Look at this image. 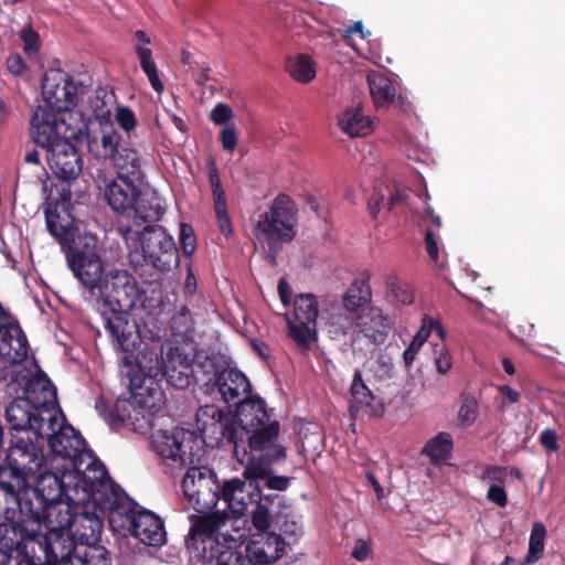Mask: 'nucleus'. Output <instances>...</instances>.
I'll return each instance as SVG.
<instances>
[{
	"instance_id": "nucleus-7",
	"label": "nucleus",
	"mask_w": 565,
	"mask_h": 565,
	"mask_svg": "<svg viewBox=\"0 0 565 565\" xmlns=\"http://www.w3.org/2000/svg\"><path fill=\"white\" fill-rule=\"evenodd\" d=\"M298 209L287 194L277 195L269 211L259 214L255 225V235L267 252L271 265L282 249L284 243L291 242L297 234Z\"/></svg>"
},
{
	"instance_id": "nucleus-35",
	"label": "nucleus",
	"mask_w": 565,
	"mask_h": 565,
	"mask_svg": "<svg viewBox=\"0 0 565 565\" xmlns=\"http://www.w3.org/2000/svg\"><path fill=\"white\" fill-rule=\"evenodd\" d=\"M110 162L118 170L117 175L145 177L142 172V158L134 148L120 147Z\"/></svg>"
},
{
	"instance_id": "nucleus-14",
	"label": "nucleus",
	"mask_w": 565,
	"mask_h": 565,
	"mask_svg": "<svg viewBox=\"0 0 565 565\" xmlns=\"http://www.w3.org/2000/svg\"><path fill=\"white\" fill-rule=\"evenodd\" d=\"M126 518L132 536L149 546H160L166 541L163 521L154 513L145 510L128 494L121 497L118 507L113 511Z\"/></svg>"
},
{
	"instance_id": "nucleus-8",
	"label": "nucleus",
	"mask_w": 565,
	"mask_h": 565,
	"mask_svg": "<svg viewBox=\"0 0 565 565\" xmlns=\"http://www.w3.org/2000/svg\"><path fill=\"white\" fill-rule=\"evenodd\" d=\"M190 531L185 539L189 553L202 563L217 562L218 555L230 546L218 542L217 534L227 521L224 510H204L189 515Z\"/></svg>"
},
{
	"instance_id": "nucleus-39",
	"label": "nucleus",
	"mask_w": 565,
	"mask_h": 565,
	"mask_svg": "<svg viewBox=\"0 0 565 565\" xmlns=\"http://www.w3.org/2000/svg\"><path fill=\"white\" fill-rule=\"evenodd\" d=\"M286 71L298 83L307 84L316 77V64L309 55L299 54L289 57L286 62Z\"/></svg>"
},
{
	"instance_id": "nucleus-23",
	"label": "nucleus",
	"mask_w": 565,
	"mask_h": 565,
	"mask_svg": "<svg viewBox=\"0 0 565 565\" xmlns=\"http://www.w3.org/2000/svg\"><path fill=\"white\" fill-rule=\"evenodd\" d=\"M142 179L117 175L105 190V199L109 207L116 213L129 214L140 195Z\"/></svg>"
},
{
	"instance_id": "nucleus-51",
	"label": "nucleus",
	"mask_w": 565,
	"mask_h": 565,
	"mask_svg": "<svg viewBox=\"0 0 565 565\" xmlns=\"http://www.w3.org/2000/svg\"><path fill=\"white\" fill-rule=\"evenodd\" d=\"M214 211L221 233L224 236H230L233 233V227L228 215L226 201L214 203Z\"/></svg>"
},
{
	"instance_id": "nucleus-53",
	"label": "nucleus",
	"mask_w": 565,
	"mask_h": 565,
	"mask_svg": "<svg viewBox=\"0 0 565 565\" xmlns=\"http://www.w3.org/2000/svg\"><path fill=\"white\" fill-rule=\"evenodd\" d=\"M191 363H193V359L179 347H171L164 358V369Z\"/></svg>"
},
{
	"instance_id": "nucleus-46",
	"label": "nucleus",
	"mask_w": 565,
	"mask_h": 565,
	"mask_svg": "<svg viewBox=\"0 0 565 565\" xmlns=\"http://www.w3.org/2000/svg\"><path fill=\"white\" fill-rule=\"evenodd\" d=\"M278 495H263L260 494L259 500H249L250 503H255V510L252 512V523L257 529V533L268 532L271 524V518L267 505L264 502H270L277 499Z\"/></svg>"
},
{
	"instance_id": "nucleus-2",
	"label": "nucleus",
	"mask_w": 565,
	"mask_h": 565,
	"mask_svg": "<svg viewBox=\"0 0 565 565\" xmlns=\"http://www.w3.org/2000/svg\"><path fill=\"white\" fill-rule=\"evenodd\" d=\"M136 366L137 370L129 376L130 398H117L111 404L99 396L95 408L110 425L146 434L153 428L166 402L159 380L164 370L162 348L141 350L136 356Z\"/></svg>"
},
{
	"instance_id": "nucleus-57",
	"label": "nucleus",
	"mask_w": 565,
	"mask_h": 565,
	"mask_svg": "<svg viewBox=\"0 0 565 565\" xmlns=\"http://www.w3.org/2000/svg\"><path fill=\"white\" fill-rule=\"evenodd\" d=\"M390 286L394 298L398 302L403 305H411L413 302L414 296L408 285L399 282L395 279L390 282Z\"/></svg>"
},
{
	"instance_id": "nucleus-38",
	"label": "nucleus",
	"mask_w": 565,
	"mask_h": 565,
	"mask_svg": "<svg viewBox=\"0 0 565 565\" xmlns=\"http://www.w3.org/2000/svg\"><path fill=\"white\" fill-rule=\"evenodd\" d=\"M265 462H253L254 458L248 462V466L243 472L244 481L247 483L250 492L248 493L249 500H259L262 494L260 482H265L268 472H271V465L264 457Z\"/></svg>"
},
{
	"instance_id": "nucleus-45",
	"label": "nucleus",
	"mask_w": 565,
	"mask_h": 565,
	"mask_svg": "<svg viewBox=\"0 0 565 565\" xmlns=\"http://www.w3.org/2000/svg\"><path fill=\"white\" fill-rule=\"evenodd\" d=\"M546 536V527L541 522H535L532 526L530 540H529V551L525 556V564H534L539 559L542 558L544 553V541Z\"/></svg>"
},
{
	"instance_id": "nucleus-17",
	"label": "nucleus",
	"mask_w": 565,
	"mask_h": 565,
	"mask_svg": "<svg viewBox=\"0 0 565 565\" xmlns=\"http://www.w3.org/2000/svg\"><path fill=\"white\" fill-rule=\"evenodd\" d=\"M318 301L312 294L298 295L294 302V319H288V334L300 348L308 350L317 340Z\"/></svg>"
},
{
	"instance_id": "nucleus-19",
	"label": "nucleus",
	"mask_w": 565,
	"mask_h": 565,
	"mask_svg": "<svg viewBox=\"0 0 565 565\" xmlns=\"http://www.w3.org/2000/svg\"><path fill=\"white\" fill-rule=\"evenodd\" d=\"M78 86L72 76L61 70L46 72L42 81L44 105L51 109L66 113L77 103Z\"/></svg>"
},
{
	"instance_id": "nucleus-12",
	"label": "nucleus",
	"mask_w": 565,
	"mask_h": 565,
	"mask_svg": "<svg viewBox=\"0 0 565 565\" xmlns=\"http://www.w3.org/2000/svg\"><path fill=\"white\" fill-rule=\"evenodd\" d=\"M61 409L40 408L26 397L14 398L6 408V418L15 435L43 437Z\"/></svg>"
},
{
	"instance_id": "nucleus-44",
	"label": "nucleus",
	"mask_w": 565,
	"mask_h": 565,
	"mask_svg": "<svg viewBox=\"0 0 565 565\" xmlns=\"http://www.w3.org/2000/svg\"><path fill=\"white\" fill-rule=\"evenodd\" d=\"M194 374V367L193 363L191 364H183L181 366H167V369L163 370L160 381L162 379H166L167 383L171 386L184 390L188 388L192 382V377Z\"/></svg>"
},
{
	"instance_id": "nucleus-37",
	"label": "nucleus",
	"mask_w": 565,
	"mask_h": 565,
	"mask_svg": "<svg viewBox=\"0 0 565 565\" xmlns=\"http://www.w3.org/2000/svg\"><path fill=\"white\" fill-rule=\"evenodd\" d=\"M45 222L47 231L57 239L64 250H66L70 245H73V242L77 238V234H83L71 224L60 223V215L51 209L45 211Z\"/></svg>"
},
{
	"instance_id": "nucleus-58",
	"label": "nucleus",
	"mask_w": 565,
	"mask_h": 565,
	"mask_svg": "<svg viewBox=\"0 0 565 565\" xmlns=\"http://www.w3.org/2000/svg\"><path fill=\"white\" fill-rule=\"evenodd\" d=\"M232 108L224 103H217L210 114V119L214 125H225L233 118Z\"/></svg>"
},
{
	"instance_id": "nucleus-32",
	"label": "nucleus",
	"mask_w": 565,
	"mask_h": 565,
	"mask_svg": "<svg viewBox=\"0 0 565 565\" xmlns=\"http://www.w3.org/2000/svg\"><path fill=\"white\" fill-rule=\"evenodd\" d=\"M135 221L142 223L158 222L164 214L162 199L154 191L140 190V195L136 200V205L131 210Z\"/></svg>"
},
{
	"instance_id": "nucleus-10",
	"label": "nucleus",
	"mask_w": 565,
	"mask_h": 565,
	"mask_svg": "<svg viewBox=\"0 0 565 565\" xmlns=\"http://www.w3.org/2000/svg\"><path fill=\"white\" fill-rule=\"evenodd\" d=\"M203 449V446L201 447ZM202 450L194 458L192 463H182L180 460L173 462L180 466H190L182 479V490L189 504L195 512L204 510H214L221 497V484L217 481L216 473L206 466H195L200 460ZM171 460V458H169Z\"/></svg>"
},
{
	"instance_id": "nucleus-25",
	"label": "nucleus",
	"mask_w": 565,
	"mask_h": 565,
	"mask_svg": "<svg viewBox=\"0 0 565 565\" xmlns=\"http://www.w3.org/2000/svg\"><path fill=\"white\" fill-rule=\"evenodd\" d=\"M409 190L395 184L379 183L367 200V210L372 218H376L382 210L401 213L409 198Z\"/></svg>"
},
{
	"instance_id": "nucleus-61",
	"label": "nucleus",
	"mask_w": 565,
	"mask_h": 565,
	"mask_svg": "<svg viewBox=\"0 0 565 565\" xmlns=\"http://www.w3.org/2000/svg\"><path fill=\"white\" fill-rule=\"evenodd\" d=\"M487 499L500 508H504L508 504V494L504 488L498 484H491L489 487Z\"/></svg>"
},
{
	"instance_id": "nucleus-47",
	"label": "nucleus",
	"mask_w": 565,
	"mask_h": 565,
	"mask_svg": "<svg viewBox=\"0 0 565 565\" xmlns=\"http://www.w3.org/2000/svg\"><path fill=\"white\" fill-rule=\"evenodd\" d=\"M216 565H265V562L254 558L246 550L243 553L230 547L218 555Z\"/></svg>"
},
{
	"instance_id": "nucleus-34",
	"label": "nucleus",
	"mask_w": 565,
	"mask_h": 565,
	"mask_svg": "<svg viewBox=\"0 0 565 565\" xmlns=\"http://www.w3.org/2000/svg\"><path fill=\"white\" fill-rule=\"evenodd\" d=\"M339 126L350 137H362L372 131V121L360 107L344 110L339 117Z\"/></svg>"
},
{
	"instance_id": "nucleus-43",
	"label": "nucleus",
	"mask_w": 565,
	"mask_h": 565,
	"mask_svg": "<svg viewBox=\"0 0 565 565\" xmlns=\"http://www.w3.org/2000/svg\"><path fill=\"white\" fill-rule=\"evenodd\" d=\"M78 565H113L109 551L96 543L79 544Z\"/></svg>"
},
{
	"instance_id": "nucleus-24",
	"label": "nucleus",
	"mask_w": 565,
	"mask_h": 565,
	"mask_svg": "<svg viewBox=\"0 0 565 565\" xmlns=\"http://www.w3.org/2000/svg\"><path fill=\"white\" fill-rule=\"evenodd\" d=\"M11 315L0 322V358L10 364H21L29 353V342L18 321Z\"/></svg>"
},
{
	"instance_id": "nucleus-50",
	"label": "nucleus",
	"mask_w": 565,
	"mask_h": 565,
	"mask_svg": "<svg viewBox=\"0 0 565 565\" xmlns=\"http://www.w3.org/2000/svg\"><path fill=\"white\" fill-rule=\"evenodd\" d=\"M115 120L127 136L131 137L137 127V118L131 108L128 106H118L115 113Z\"/></svg>"
},
{
	"instance_id": "nucleus-64",
	"label": "nucleus",
	"mask_w": 565,
	"mask_h": 565,
	"mask_svg": "<svg viewBox=\"0 0 565 565\" xmlns=\"http://www.w3.org/2000/svg\"><path fill=\"white\" fill-rule=\"evenodd\" d=\"M498 391L502 396V408L515 404L520 399V393L509 385H500L498 386Z\"/></svg>"
},
{
	"instance_id": "nucleus-26",
	"label": "nucleus",
	"mask_w": 565,
	"mask_h": 565,
	"mask_svg": "<svg viewBox=\"0 0 565 565\" xmlns=\"http://www.w3.org/2000/svg\"><path fill=\"white\" fill-rule=\"evenodd\" d=\"M245 547L254 558L264 561L265 565H273L282 557L286 543L279 534L263 532L253 534Z\"/></svg>"
},
{
	"instance_id": "nucleus-21",
	"label": "nucleus",
	"mask_w": 565,
	"mask_h": 565,
	"mask_svg": "<svg viewBox=\"0 0 565 565\" xmlns=\"http://www.w3.org/2000/svg\"><path fill=\"white\" fill-rule=\"evenodd\" d=\"M81 139H63L44 149L53 174L63 181L75 180L83 170V160L77 150Z\"/></svg>"
},
{
	"instance_id": "nucleus-56",
	"label": "nucleus",
	"mask_w": 565,
	"mask_h": 565,
	"mask_svg": "<svg viewBox=\"0 0 565 565\" xmlns=\"http://www.w3.org/2000/svg\"><path fill=\"white\" fill-rule=\"evenodd\" d=\"M209 181H210V185L212 188L214 203L226 201L225 192H224V189L221 183L218 170L216 169L214 163H212L209 169Z\"/></svg>"
},
{
	"instance_id": "nucleus-55",
	"label": "nucleus",
	"mask_w": 565,
	"mask_h": 565,
	"mask_svg": "<svg viewBox=\"0 0 565 565\" xmlns=\"http://www.w3.org/2000/svg\"><path fill=\"white\" fill-rule=\"evenodd\" d=\"M140 67L143 71V73L147 75L149 83H150L151 87L153 88V90L159 94L162 93L164 89V85L159 77L158 68H157V65H156L153 58L146 63H142L140 65Z\"/></svg>"
},
{
	"instance_id": "nucleus-5",
	"label": "nucleus",
	"mask_w": 565,
	"mask_h": 565,
	"mask_svg": "<svg viewBox=\"0 0 565 565\" xmlns=\"http://www.w3.org/2000/svg\"><path fill=\"white\" fill-rule=\"evenodd\" d=\"M66 478L72 484L73 503H93L113 512L127 493L116 484L94 451L85 452L75 467H67Z\"/></svg>"
},
{
	"instance_id": "nucleus-49",
	"label": "nucleus",
	"mask_w": 565,
	"mask_h": 565,
	"mask_svg": "<svg viewBox=\"0 0 565 565\" xmlns=\"http://www.w3.org/2000/svg\"><path fill=\"white\" fill-rule=\"evenodd\" d=\"M179 243L184 256L190 257L194 254L196 249V236L190 224H180Z\"/></svg>"
},
{
	"instance_id": "nucleus-9",
	"label": "nucleus",
	"mask_w": 565,
	"mask_h": 565,
	"mask_svg": "<svg viewBox=\"0 0 565 565\" xmlns=\"http://www.w3.org/2000/svg\"><path fill=\"white\" fill-rule=\"evenodd\" d=\"M65 255L71 271L85 289V298L89 300L107 273L98 254L97 236L88 232L77 234Z\"/></svg>"
},
{
	"instance_id": "nucleus-48",
	"label": "nucleus",
	"mask_w": 565,
	"mask_h": 565,
	"mask_svg": "<svg viewBox=\"0 0 565 565\" xmlns=\"http://www.w3.org/2000/svg\"><path fill=\"white\" fill-rule=\"evenodd\" d=\"M478 416V402L472 395H465L458 413L462 426H471Z\"/></svg>"
},
{
	"instance_id": "nucleus-18",
	"label": "nucleus",
	"mask_w": 565,
	"mask_h": 565,
	"mask_svg": "<svg viewBox=\"0 0 565 565\" xmlns=\"http://www.w3.org/2000/svg\"><path fill=\"white\" fill-rule=\"evenodd\" d=\"M202 390L211 396L220 395L228 406L237 407L243 399L254 397L250 395L252 384L247 376L230 364L216 377L202 380Z\"/></svg>"
},
{
	"instance_id": "nucleus-40",
	"label": "nucleus",
	"mask_w": 565,
	"mask_h": 565,
	"mask_svg": "<svg viewBox=\"0 0 565 565\" xmlns=\"http://www.w3.org/2000/svg\"><path fill=\"white\" fill-rule=\"evenodd\" d=\"M230 364V360L220 352H211L210 354H198L195 360L196 373L202 374L205 380L209 377H216L220 375V372H223L225 367ZM203 379H198V381L202 382Z\"/></svg>"
},
{
	"instance_id": "nucleus-52",
	"label": "nucleus",
	"mask_w": 565,
	"mask_h": 565,
	"mask_svg": "<svg viewBox=\"0 0 565 565\" xmlns=\"http://www.w3.org/2000/svg\"><path fill=\"white\" fill-rule=\"evenodd\" d=\"M433 330H436L438 335L440 337V339H444L445 331H444L441 324L436 320H433V319L426 320L425 319L423 321V326L417 331V333L415 334L413 340L415 342H417L418 344L423 345L429 338Z\"/></svg>"
},
{
	"instance_id": "nucleus-54",
	"label": "nucleus",
	"mask_w": 565,
	"mask_h": 565,
	"mask_svg": "<svg viewBox=\"0 0 565 565\" xmlns=\"http://www.w3.org/2000/svg\"><path fill=\"white\" fill-rule=\"evenodd\" d=\"M425 248L429 256V258L440 267H444L443 263H439V249H438V236L435 233V230L431 227H427L425 231Z\"/></svg>"
},
{
	"instance_id": "nucleus-13",
	"label": "nucleus",
	"mask_w": 565,
	"mask_h": 565,
	"mask_svg": "<svg viewBox=\"0 0 565 565\" xmlns=\"http://www.w3.org/2000/svg\"><path fill=\"white\" fill-rule=\"evenodd\" d=\"M47 435L41 437L47 440V445L54 455L53 462L65 467H75L76 461L84 457L85 452H92L81 433L72 425L66 423V418L61 414L54 416V424L50 425Z\"/></svg>"
},
{
	"instance_id": "nucleus-59",
	"label": "nucleus",
	"mask_w": 565,
	"mask_h": 565,
	"mask_svg": "<svg viewBox=\"0 0 565 565\" xmlns=\"http://www.w3.org/2000/svg\"><path fill=\"white\" fill-rule=\"evenodd\" d=\"M220 142L225 151L233 152L237 146L238 135L233 126L224 127L220 132Z\"/></svg>"
},
{
	"instance_id": "nucleus-16",
	"label": "nucleus",
	"mask_w": 565,
	"mask_h": 565,
	"mask_svg": "<svg viewBox=\"0 0 565 565\" xmlns=\"http://www.w3.org/2000/svg\"><path fill=\"white\" fill-rule=\"evenodd\" d=\"M57 525H64L78 544L99 542L103 531V520L89 509V503H68Z\"/></svg>"
},
{
	"instance_id": "nucleus-62",
	"label": "nucleus",
	"mask_w": 565,
	"mask_h": 565,
	"mask_svg": "<svg viewBox=\"0 0 565 565\" xmlns=\"http://www.w3.org/2000/svg\"><path fill=\"white\" fill-rule=\"evenodd\" d=\"M292 478L282 477V476H274L273 471L268 472V477L265 480V486L271 490L285 491L288 489Z\"/></svg>"
},
{
	"instance_id": "nucleus-33",
	"label": "nucleus",
	"mask_w": 565,
	"mask_h": 565,
	"mask_svg": "<svg viewBox=\"0 0 565 565\" xmlns=\"http://www.w3.org/2000/svg\"><path fill=\"white\" fill-rule=\"evenodd\" d=\"M358 315L343 307L332 308L326 322L329 335L332 339L339 340L355 331Z\"/></svg>"
},
{
	"instance_id": "nucleus-60",
	"label": "nucleus",
	"mask_w": 565,
	"mask_h": 565,
	"mask_svg": "<svg viewBox=\"0 0 565 565\" xmlns=\"http://www.w3.org/2000/svg\"><path fill=\"white\" fill-rule=\"evenodd\" d=\"M539 440L541 446L547 451H557L559 448L556 431L552 428H545L540 434Z\"/></svg>"
},
{
	"instance_id": "nucleus-63",
	"label": "nucleus",
	"mask_w": 565,
	"mask_h": 565,
	"mask_svg": "<svg viewBox=\"0 0 565 565\" xmlns=\"http://www.w3.org/2000/svg\"><path fill=\"white\" fill-rule=\"evenodd\" d=\"M437 356L435 358V365L440 374H446L452 366L451 356L445 347H441L439 351H436Z\"/></svg>"
},
{
	"instance_id": "nucleus-15",
	"label": "nucleus",
	"mask_w": 565,
	"mask_h": 565,
	"mask_svg": "<svg viewBox=\"0 0 565 565\" xmlns=\"http://www.w3.org/2000/svg\"><path fill=\"white\" fill-rule=\"evenodd\" d=\"M44 443L40 437L12 435L6 459L12 465L13 475L26 480L40 472L44 465Z\"/></svg>"
},
{
	"instance_id": "nucleus-41",
	"label": "nucleus",
	"mask_w": 565,
	"mask_h": 565,
	"mask_svg": "<svg viewBox=\"0 0 565 565\" xmlns=\"http://www.w3.org/2000/svg\"><path fill=\"white\" fill-rule=\"evenodd\" d=\"M371 289L365 281H355L345 292L343 308L351 312L362 313L364 307L371 301Z\"/></svg>"
},
{
	"instance_id": "nucleus-3",
	"label": "nucleus",
	"mask_w": 565,
	"mask_h": 565,
	"mask_svg": "<svg viewBox=\"0 0 565 565\" xmlns=\"http://www.w3.org/2000/svg\"><path fill=\"white\" fill-rule=\"evenodd\" d=\"M140 296L141 290L134 275L126 269H110L89 299L111 340L126 353L135 351L139 338L129 311Z\"/></svg>"
},
{
	"instance_id": "nucleus-27",
	"label": "nucleus",
	"mask_w": 565,
	"mask_h": 565,
	"mask_svg": "<svg viewBox=\"0 0 565 565\" xmlns=\"http://www.w3.org/2000/svg\"><path fill=\"white\" fill-rule=\"evenodd\" d=\"M24 397L40 408L61 409L57 404V393L46 374L41 373L30 377L24 385Z\"/></svg>"
},
{
	"instance_id": "nucleus-1",
	"label": "nucleus",
	"mask_w": 565,
	"mask_h": 565,
	"mask_svg": "<svg viewBox=\"0 0 565 565\" xmlns=\"http://www.w3.org/2000/svg\"><path fill=\"white\" fill-rule=\"evenodd\" d=\"M200 434L185 428L164 431L156 443L157 452L162 458L192 463L202 445L222 447L231 445L239 462L252 460L253 452L266 451L269 463L284 460L286 448L278 444L280 424L270 420L266 402L260 397L243 399L235 413L225 412L216 405L201 406L195 415Z\"/></svg>"
},
{
	"instance_id": "nucleus-20",
	"label": "nucleus",
	"mask_w": 565,
	"mask_h": 565,
	"mask_svg": "<svg viewBox=\"0 0 565 565\" xmlns=\"http://www.w3.org/2000/svg\"><path fill=\"white\" fill-rule=\"evenodd\" d=\"M54 470L40 472L33 489L44 501L49 502L57 511L68 503H73V490L71 480L66 478L67 467L54 462Z\"/></svg>"
},
{
	"instance_id": "nucleus-42",
	"label": "nucleus",
	"mask_w": 565,
	"mask_h": 565,
	"mask_svg": "<svg viewBox=\"0 0 565 565\" xmlns=\"http://www.w3.org/2000/svg\"><path fill=\"white\" fill-rule=\"evenodd\" d=\"M452 446L454 441L451 435L443 431L426 443L423 454L428 456L433 462L437 463L449 457Z\"/></svg>"
},
{
	"instance_id": "nucleus-29",
	"label": "nucleus",
	"mask_w": 565,
	"mask_h": 565,
	"mask_svg": "<svg viewBox=\"0 0 565 565\" xmlns=\"http://www.w3.org/2000/svg\"><path fill=\"white\" fill-rule=\"evenodd\" d=\"M356 329L371 342L381 344L386 340L388 323L382 310L371 308L358 315Z\"/></svg>"
},
{
	"instance_id": "nucleus-28",
	"label": "nucleus",
	"mask_w": 565,
	"mask_h": 565,
	"mask_svg": "<svg viewBox=\"0 0 565 565\" xmlns=\"http://www.w3.org/2000/svg\"><path fill=\"white\" fill-rule=\"evenodd\" d=\"M351 404L350 412L352 415L359 412H364L371 416H380L383 413V407L376 403V397L371 390L365 385L361 371L356 370L353 375L352 384L350 387Z\"/></svg>"
},
{
	"instance_id": "nucleus-11",
	"label": "nucleus",
	"mask_w": 565,
	"mask_h": 565,
	"mask_svg": "<svg viewBox=\"0 0 565 565\" xmlns=\"http://www.w3.org/2000/svg\"><path fill=\"white\" fill-rule=\"evenodd\" d=\"M67 117L71 119L72 114L39 106L31 118L30 135L33 142L46 149L64 138L81 139L84 136L83 127L68 122Z\"/></svg>"
},
{
	"instance_id": "nucleus-6",
	"label": "nucleus",
	"mask_w": 565,
	"mask_h": 565,
	"mask_svg": "<svg viewBox=\"0 0 565 565\" xmlns=\"http://www.w3.org/2000/svg\"><path fill=\"white\" fill-rule=\"evenodd\" d=\"M61 512L26 484L10 504L3 505L0 535L6 534L9 526L21 539H34L42 525L55 526Z\"/></svg>"
},
{
	"instance_id": "nucleus-36",
	"label": "nucleus",
	"mask_w": 565,
	"mask_h": 565,
	"mask_svg": "<svg viewBox=\"0 0 565 565\" xmlns=\"http://www.w3.org/2000/svg\"><path fill=\"white\" fill-rule=\"evenodd\" d=\"M367 84L376 107H385L394 102L396 90L388 77L372 73L367 75Z\"/></svg>"
},
{
	"instance_id": "nucleus-31",
	"label": "nucleus",
	"mask_w": 565,
	"mask_h": 565,
	"mask_svg": "<svg viewBox=\"0 0 565 565\" xmlns=\"http://www.w3.org/2000/svg\"><path fill=\"white\" fill-rule=\"evenodd\" d=\"M83 138L86 139L88 152L96 159L111 161L121 147L119 145L121 137L114 128L103 131L100 136L87 132L81 140Z\"/></svg>"
},
{
	"instance_id": "nucleus-30",
	"label": "nucleus",
	"mask_w": 565,
	"mask_h": 565,
	"mask_svg": "<svg viewBox=\"0 0 565 565\" xmlns=\"http://www.w3.org/2000/svg\"><path fill=\"white\" fill-rule=\"evenodd\" d=\"M249 492L250 489L244 480L233 478L221 486L220 497L225 502L226 508L234 515L238 516L245 513L248 503H250L248 499Z\"/></svg>"
},
{
	"instance_id": "nucleus-4",
	"label": "nucleus",
	"mask_w": 565,
	"mask_h": 565,
	"mask_svg": "<svg viewBox=\"0 0 565 565\" xmlns=\"http://www.w3.org/2000/svg\"><path fill=\"white\" fill-rule=\"evenodd\" d=\"M117 230L128 247V264L147 282L158 281L178 262L175 242L164 227L147 225L138 231L119 225Z\"/></svg>"
},
{
	"instance_id": "nucleus-22",
	"label": "nucleus",
	"mask_w": 565,
	"mask_h": 565,
	"mask_svg": "<svg viewBox=\"0 0 565 565\" xmlns=\"http://www.w3.org/2000/svg\"><path fill=\"white\" fill-rule=\"evenodd\" d=\"M43 550L46 564L74 565L79 557V544L64 525L46 526Z\"/></svg>"
}]
</instances>
